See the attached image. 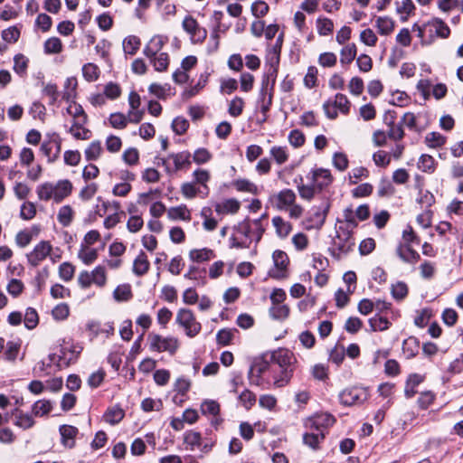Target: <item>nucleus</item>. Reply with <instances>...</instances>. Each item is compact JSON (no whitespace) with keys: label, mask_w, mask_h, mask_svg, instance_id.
Returning <instances> with one entry per match:
<instances>
[{"label":"nucleus","mask_w":463,"mask_h":463,"mask_svg":"<svg viewBox=\"0 0 463 463\" xmlns=\"http://www.w3.org/2000/svg\"><path fill=\"white\" fill-rule=\"evenodd\" d=\"M355 245L352 231L348 228L339 226L336 235L333 239V255L340 259L354 250Z\"/></svg>","instance_id":"f257e3e1"},{"label":"nucleus","mask_w":463,"mask_h":463,"mask_svg":"<svg viewBox=\"0 0 463 463\" xmlns=\"http://www.w3.org/2000/svg\"><path fill=\"white\" fill-rule=\"evenodd\" d=\"M175 322L184 329L185 335L189 337H194L201 331V324L196 320L192 310L181 308L178 310Z\"/></svg>","instance_id":"f03ea898"},{"label":"nucleus","mask_w":463,"mask_h":463,"mask_svg":"<svg viewBox=\"0 0 463 463\" xmlns=\"http://www.w3.org/2000/svg\"><path fill=\"white\" fill-rule=\"evenodd\" d=\"M150 342V349L156 352H168L170 354H175L179 348V341L176 337L167 336L163 337L160 335L151 333L148 335Z\"/></svg>","instance_id":"7ed1b4c3"},{"label":"nucleus","mask_w":463,"mask_h":463,"mask_svg":"<svg viewBox=\"0 0 463 463\" xmlns=\"http://www.w3.org/2000/svg\"><path fill=\"white\" fill-rule=\"evenodd\" d=\"M184 442L190 450L194 451L198 449L203 453L209 452L213 446L212 440L203 439L201 434L194 430L184 432Z\"/></svg>","instance_id":"20e7f679"},{"label":"nucleus","mask_w":463,"mask_h":463,"mask_svg":"<svg viewBox=\"0 0 463 463\" xmlns=\"http://www.w3.org/2000/svg\"><path fill=\"white\" fill-rule=\"evenodd\" d=\"M183 29L190 35L193 43H202L207 37V31L201 27L191 15H186L182 23Z\"/></svg>","instance_id":"39448f33"},{"label":"nucleus","mask_w":463,"mask_h":463,"mask_svg":"<svg viewBox=\"0 0 463 463\" xmlns=\"http://www.w3.org/2000/svg\"><path fill=\"white\" fill-rule=\"evenodd\" d=\"M61 138L57 133L52 134L48 141L41 145V152L47 157L49 163L56 161L61 154Z\"/></svg>","instance_id":"423d86ee"},{"label":"nucleus","mask_w":463,"mask_h":463,"mask_svg":"<svg viewBox=\"0 0 463 463\" xmlns=\"http://www.w3.org/2000/svg\"><path fill=\"white\" fill-rule=\"evenodd\" d=\"M274 268L269 272L273 279H280L287 277V268L288 265V257L286 252L277 250L272 254Z\"/></svg>","instance_id":"0eeeda50"},{"label":"nucleus","mask_w":463,"mask_h":463,"mask_svg":"<svg viewBox=\"0 0 463 463\" xmlns=\"http://www.w3.org/2000/svg\"><path fill=\"white\" fill-rule=\"evenodd\" d=\"M367 399V392L362 388L353 387L344 390L339 394L340 402L345 406L363 403Z\"/></svg>","instance_id":"6e6552de"},{"label":"nucleus","mask_w":463,"mask_h":463,"mask_svg":"<svg viewBox=\"0 0 463 463\" xmlns=\"http://www.w3.org/2000/svg\"><path fill=\"white\" fill-rule=\"evenodd\" d=\"M52 246L47 241H41L36 244L33 250L26 255L28 263L33 267H37L47 256L51 254Z\"/></svg>","instance_id":"1a4fd4ad"},{"label":"nucleus","mask_w":463,"mask_h":463,"mask_svg":"<svg viewBox=\"0 0 463 463\" xmlns=\"http://www.w3.org/2000/svg\"><path fill=\"white\" fill-rule=\"evenodd\" d=\"M335 421L333 415L327 412L317 413L306 421V427L309 430L325 432V430L332 426Z\"/></svg>","instance_id":"9d476101"},{"label":"nucleus","mask_w":463,"mask_h":463,"mask_svg":"<svg viewBox=\"0 0 463 463\" xmlns=\"http://www.w3.org/2000/svg\"><path fill=\"white\" fill-rule=\"evenodd\" d=\"M61 443L66 449H73L76 446V437L79 434L78 428L72 425L63 424L59 427Z\"/></svg>","instance_id":"9b49d317"},{"label":"nucleus","mask_w":463,"mask_h":463,"mask_svg":"<svg viewBox=\"0 0 463 463\" xmlns=\"http://www.w3.org/2000/svg\"><path fill=\"white\" fill-rule=\"evenodd\" d=\"M270 361L277 364L281 369H288L294 368L296 359L288 350L279 349L271 354Z\"/></svg>","instance_id":"f8f14e48"},{"label":"nucleus","mask_w":463,"mask_h":463,"mask_svg":"<svg viewBox=\"0 0 463 463\" xmlns=\"http://www.w3.org/2000/svg\"><path fill=\"white\" fill-rule=\"evenodd\" d=\"M296 194L291 189H284L274 195V203L278 210L286 211L296 202Z\"/></svg>","instance_id":"ddd939ff"},{"label":"nucleus","mask_w":463,"mask_h":463,"mask_svg":"<svg viewBox=\"0 0 463 463\" xmlns=\"http://www.w3.org/2000/svg\"><path fill=\"white\" fill-rule=\"evenodd\" d=\"M312 181L316 187L321 191L333 182V176L328 169L318 168L312 172Z\"/></svg>","instance_id":"4468645a"},{"label":"nucleus","mask_w":463,"mask_h":463,"mask_svg":"<svg viewBox=\"0 0 463 463\" xmlns=\"http://www.w3.org/2000/svg\"><path fill=\"white\" fill-rule=\"evenodd\" d=\"M396 254L404 262L414 264L419 261L420 254L410 244H399Z\"/></svg>","instance_id":"2eb2a0df"},{"label":"nucleus","mask_w":463,"mask_h":463,"mask_svg":"<svg viewBox=\"0 0 463 463\" xmlns=\"http://www.w3.org/2000/svg\"><path fill=\"white\" fill-rule=\"evenodd\" d=\"M415 187L419 190L420 196L417 198L418 203L422 207L429 208L435 203L434 195L429 191H422V181L420 175L416 176Z\"/></svg>","instance_id":"dca6fc26"},{"label":"nucleus","mask_w":463,"mask_h":463,"mask_svg":"<svg viewBox=\"0 0 463 463\" xmlns=\"http://www.w3.org/2000/svg\"><path fill=\"white\" fill-rule=\"evenodd\" d=\"M165 43V40L162 36H160V35L154 36L150 40L148 44L145 47L144 54L149 59L154 58L162 50Z\"/></svg>","instance_id":"f3484780"},{"label":"nucleus","mask_w":463,"mask_h":463,"mask_svg":"<svg viewBox=\"0 0 463 463\" xmlns=\"http://www.w3.org/2000/svg\"><path fill=\"white\" fill-rule=\"evenodd\" d=\"M54 186V201L61 202L65 197L69 196L72 190V184L69 180H61Z\"/></svg>","instance_id":"a211bd4d"},{"label":"nucleus","mask_w":463,"mask_h":463,"mask_svg":"<svg viewBox=\"0 0 463 463\" xmlns=\"http://www.w3.org/2000/svg\"><path fill=\"white\" fill-rule=\"evenodd\" d=\"M241 207V203L234 198L227 199L215 205V212L219 214L236 213Z\"/></svg>","instance_id":"6ab92c4d"},{"label":"nucleus","mask_w":463,"mask_h":463,"mask_svg":"<svg viewBox=\"0 0 463 463\" xmlns=\"http://www.w3.org/2000/svg\"><path fill=\"white\" fill-rule=\"evenodd\" d=\"M150 263L145 252L141 251L133 263V272L138 276H144L149 269Z\"/></svg>","instance_id":"aec40b11"},{"label":"nucleus","mask_w":463,"mask_h":463,"mask_svg":"<svg viewBox=\"0 0 463 463\" xmlns=\"http://www.w3.org/2000/svg\"><path fill=\"white\" fill-rule=\"evenodd\" d=\"M420 350V342L416 337L410 336L402 343V352L407 359L415 357Z\"/></svg>","instance_id":"412c9836"},{"label":"nucleus","mask_w":463,"mask_h":463,"mask_svg":"<svg viewBox=\"0 0 463 463\" xmlns=\"http://www.w3.org/2000/svg\"><path fill=\"white\" fill-rule=\"evenodd\" d=\"M324 439L325 432L319 430H309L303 435V442L313 449H317Z\"/></svg>","instance_id":"4be33fe9"},{"label":"nucleus","mask_w":463,"mask_h":463,"mask_svg":"<svg viewBox=\"0 0 463 463\" xmlns=\"http://www.w3.org/2000/svg\"><path fill=\"white\" fill-rule=\"evenodd\" d=\"M272 224L276 229V233L279 238H286L292 231V225L290 222H286L280 216H275L272 218Z\"/></svg>","instance_id":"5701e85b"},{"label":"nucleus","mask_w":463,"mask_h":463,"mask_svg":"<svg viewBox=\"0 0 463 463\" xmlns=\"http://www.w3.org/2000/svg\"><path fill=\"white\" fill-rule=\"evenodd\" d=\"M191 154L188 151H182L176 154H170L168 159H173L175 169L174 171H179L180 169L191 165Z\"/></svg>","instance_id":"b1692460"},{"label":"nucleus","mask_w":463,"mask_h":463,"mask_svg":"<svg viewBox=\"0 0 463 463\" xmlns=\"http://www.w3.org/2000/svg\"><path fill=\"white\" fill-rule=\"evenodd\" d=\"M14 414L15 415V426L24 430H28L34 425V420L31 414L24 413L18 409H15Z\"/></svg>","instance_id":"393cba45"},{"label":"nucleus","mask_w":463,"mask_h":463,"mask_svg":"<svg viewBox=\"0 0 463 463\" xmlns=\"http://www.w3.org/2000/svg\"><path fill=\"white\" fill-rule=\"evenodd\" d=\"M206 270L197 266H190L188 271L184 274V278L197 281L198 285H204L206 283Z\"/></svg>","instance_id":"a878e982"},{"label":"nucleus","mask_w":463,"mask_h":463,"mask_svg":"<svg viewBox=\"0 0 463 463\" xmlns=\"http://www.w3.org/2000/svg\"><path fill=\"white\" fill-rule=\"evenodd\" d=\"M102 151L101 142L99 140L92 141L84 151L85 159L87 161H96Z\"/></svg>","instance_id":"bb28decb"},{"label":"nucleus","mask_w":463,"mask_h":463,"mask_svg":"<svg viewBox=\"0 0 463 463\" xmlns=\"http://www.w3.org/2000/svg\"><path fill=\"white\" fill-rule=\"evenodd\" d=\"M214 257L213 251L210 249L203 248L200 250H192L189 252V258L194 262H203Z\"/></svg>","instance_id":"cd10ccee"},{"label":"nucleus","mask_w":463,"mask_h":463,"mask_svg":"<svg viewBox=\"0 0 463 463\" xmlns=\"http://www.w3.org/2000/svg\"><path fill=\"white\" fill-rule=\"evenodd\" d=\"M52 410V403L48 400H39L32 407L33 414L36 417H43Z\"/></svg>","instance_id":"c85d7f7f"},{"label":"nucleus","mask_w":463,"mask_h":463,"mask_svg":"<svg viewBox=\"0 0 463 463\" xmlns=\"http://www.w3.org/2000/svg\"><path fill=\"white\" fill-rule=\"evenodd\" d=\"M376 26L380 34L388 35L394 29V21L387 16H380L376 20Z\"/></svg>","instance_id":"c756f323"},{"label":"nucleus","mask_w":463,"mask_h":463,"mask_svg":"<svg viewBox=\"0 0 463 463\" xmlns=\"http://www.w3.org/2000/svg\"><path fill=\"white\" fill-rule=\"evenodd\" d=\"M141 44L140 39L135 35H129L123 41V50L126 54L134 55Z\"/></svg>","instance_id":"7c9ffc66"},{"label":"nucleus","mask_w":463,"mask_h":463,"mask_svg":"<svg viewBox=\"0 0 463 463\" xmlns=\"http://www.w3.org/2000/svg\"><path fill=\"white\" fill-rule=\"evenodd\" d=\"M167 215L168 218L172 220L181 219L190 221L191 219L190 212L185 205L171 207L167 212Z\"/></svg>","instance_id":"2f4dec72"},{"label":"nucleus","mask_w":463,"mask_h":463,"mask_svg":"<svg viewBox=\"0 0 463 463\" xmlns=\"http://www.w3.org/2000/svg\"><path fill=\"white\" fill-rule=\"evenodd\" d=\"M125 416V412L119 407H113L109 409L104 414V420L106 422L115 425L118 424Z\"/></svg>","instance_id":"473e14b6"},{"label":"nucleus","mask_w":463,"mask_h":463,"mask_svg":"<svg viewBox=\"0 0 463 463\" xmlns=\"http://www.w3.org/2000/svg\"><path fill=\"white\" fill-rule=\"evenodd\" d=\"M58 222L63 226H69L73 220V210L70 205H63L57 214Z\"/></svg>","instance_id":"72a5a7b5"},{"label":"nucleus","mask_w":463,"mask_h":463,"mask_svg":"<svg viewBox=\"0 0 463 463\" xmlns=\"http://www.w3.org/2000/svg\"><path fill=\"white\" fill-rule=\"evenodd\" d=\"M232 186L239 192H246L252 194L258 193V187L247 179H237L232 182Z\"/></svg>","instance_id":"f704fd0d"},{"label":"nucleus","mask_w":463,"mask_h":463,"mask_svg":"<svg viewBox=\"0 0 463 463\" xmlns=\"http://www.w3.org/2000/svg\"><path fill=\"white\" fill-rule=\"evenodd\" d=\"M369 325L373 331H384L389 328L390 321L380 315H375L369 319Z\"/></svg>","instance_id":"c9c22d12"},{"label":"nucleus","mask_w":463,"mask_h":463,"mask_svg":"<svg viewBox=\"0 0 463 463\" xmlns=\"http://www.w3.org/2000/svg\"><path fill=\"white\" fill-rule=\"evenodd\" d=\"M114 298L118 301H128L132 298L131 287L128 284L118 286L113 292Z\"/></svg>","instance_id":"e433bc0d"},{"label":"nucleus","mask_w":463,"mask_h":463,"mask_svg":"<svg viewBox=\"0 0 463 463\" xmlns=\"http://www.w3.org/2000/svg\"><path fill=\"white\" fill-rule=\"evenodd\" d=\"M269 316L276 320H284L289 315V307L287 305H273L269 310Z\"/></svg>","instance_id":"4c0bfd02"},{"label":"nucleus","mask_w":463,"mask_h":463,"mask_svg":"<svg viewBox=\"0 0 463 463\" xmlns=\"http://www.w3.org/2000/svg\"><path fill=\"white\" fill-rule=\"evenodd\" d=\"M91 279L93 281V284L96 286L102 288L106 285L107 282V272L106 269L103 266H97L92 271H91Z\"/></svg>","instance_id":"58836bf2"},{"label":"nucleus","mask_w":463,"mask_h":463,"mask_svg":"<svg viewBox=\"0 0 463 463\" xmlns=\"http://www.w3.org/2000/svg\"><path fill=\"white\" fill-rule=\"evenodd\" d=\"M234 232L241 234L246 240L249 241L248 243L251 242V220L245 219L242 222H239L233 228Z\"/></svg>","instance_id":"ea45409f"},{"label":"nucleus","mask_w":463,"mask_h":463,"mask_svg":"<svg viewBox=\"0 0 463 463\" xmlns=\"http://www.w3.org/2000/svg\"><path fill=\"white\" fill-rule=\"evenodd\" d=\"M29 60L24 54L18 53L14 57V71L23 76L26 73Z\"/></svg>","instance_id":"a19ab883"},{"label":"nucleus","mask_w":463,"mask_h":463,"mask_svg":"<svg viewBox=\"0 0 463 463\" xmlns=\"http://www.w3.org/2000/svg\"><path fill=\"white\" fill-rule=\"evenodd\" d=\"M446 142V137L439 132H430L425 137V143L431 148L442 146Z\"/></svg>","instance_id":"79ce46f5"},{"label":"nucleus","mask_w":463,"mask_h":463,"mask_svg":"<svg viewBox=\"0 0 463 463\" xmlns=\"http://www.w3.org/2000/svg\"><path fill=\"white\" fill-rule=\"evenodd\" d=\"M78 257L84 264L90 265L98 259V250L82 247L78 253Z\"/></svg>","instance_id":"37998d69"},{"label":"nucleus","mask_w":463,"mask_h":463,"mask_svg":"<svg viewBox=\"0 0 463 463\" xmlns=\"http://www.w3.org/2000/svg\"><path fill=\"white\" fill-rule=\"evenodd\" d=\"M62 50V43L57 37H51L44 43V52L47 54L60 53Z\"/></svg>","instance_id":"c03bdc74"},{"label":"nucleus","mask_w":463,"mask_h":463,"mask_svg":"<svg viewBox=\"0 0 463 463\" xmlns=\"http://www.w3.org/2000/svg\"><path fill=\"white\" fill-rule=\"evenodd\" d=\"M418 168L426 173L434 172L435 159L430 155H421L418 161Z\"/></svg>","instance_id":"a18cd8bd"},{"label":"nucleus","mask_w":463,"mask_h":463,"mask_svg":"<svg viewBox=\"0 0 463 463\" xmlns=\"http://www.w3.org/2000/svg\"><path fill=\"white\" fill-rule=\"evenodd\" d=\"M155 70L157 71H164L167 69L169 64V56L166 52H160L157 56L150 59Z\"/></svg>","instance_id":"49530a36"},{"label":"nucleus","mask_w":463,"mask_h":463,"mask_svg":"<svg viewBox=\"0 0 463 463\" xmlns=\"http://www.w3.org/2000/svg\"><path fill=\"white\" fill-rule=\"evenodd\" d=\"M37 194L41 200L48 201L50 199L54 200V186L51 183H44L38 186Z\"/></svg>","instance_id":"de8ad7c7"},{"label":"nucleus","mask_w":463,"mask_h":463,"mask_svg":"<svg viewBox=\"0 0 463 463\" xmlns=\"http://www.w3.org/2000/svg\"><path fill=\"white\" fill-rule=\"evenodd\" d=\"M237 329H221L218 331L216 335L217 343L222 345H228L231 344L235 333H237Z\"/></svg>","instance_id":"09e8293b"},{"label":"nucleus","mask_w":463,"mask_h":463,"mask_svg":"<svg viewBox=\"0 0 463 463\" xmlns=\"http://www.w3.org/2000/svg\"><path fill=\"white\" fill-rule=\"evenodd\" d=\"M244 108V100L241 97H235L232 99L229 104L228 112L232 117L237 118L239 117Z\"/></svg>","instance_id":"8fccbe9b"},{"label":"nucleus","mask_w":463,"mask_h":463,"mask_svg":"<svg viewBox=\"0 0 463 463\" xmlns=\"http://www.w3.org/2000/svg\"><path fill=\"white\" fill-rule=\"evenodd\" d=\"M356 56V46L354 43L348 44L341 50V63H351Z\"/></svg>","instance_id":"3c124183"},{"label":"nucleus","mask_w":463,"mask_h":463,"mask_svg":"<svg viewBox=\"0 0 463 463\" xmlns=\"http://www.w3.org/2000/svg\"><path fill=\"white\" fill-rule=\"evenodd\" d=\"M78 82L77 79L74 77L68 78L64 84V92L62 98L67 101L71 100L75 97V91L77 88Z\"/></svg>","instance_id":"603ef678"},{"label":"nucleus","mask_w":463,"mask_h":463,"mask_svg":"<svg viewBox=\"0 0 463 463\" xmlns=\"http://www.w3.org/2000/svg\"><path fill=\"white\" fill-rule=\"evenodd\" d=\"M239 402L246 410H250L256 402V395L250 390L245 389L239 395Z\"/></svg>","instance_id":"864d4df0"},{"label":"nucleus","mask_w":463,"mask_h":463,"mask_svg":"<svg viewBox=\"0 0 463 463\" xmlns=\"http://www.w3.org/2000/svg\"><path fill=\"white\" fill-rule=\"evenodd\" d=\"M430 24L438 36L441 38H448L449 36L450 29L441 19L434 18Z\"/></svg>","instance_id":"5fc2aeb1"},{"label":"nucleus","mask_w":463,"mask_h":463,"mask_svg":"<svg viewBox=\"0 0 463 463\" xmlns=\"http://www.w3.org/2000/svg\"><path fill=\"white\" fill-rule=\"evenodd\" d=\"M82 74L86 80L91 82L99 78V71L97 65L87 63L82 67Z\"/></svg>","instance_id":"6e6d98bb"},{"label":"nucleus","mask_w":463,"mask_h":463,"mask_svg":"<svg viewBox=\"0 0 463 463\" xmlns=\"http://www.w3.org/2000/svg\"><path fill=\"white\" fill-rule=\"evenodd\" d=\"M317 28L320 35H328L333 32L334 24L328 18H318L317 20Z\"/></svg>","instance_id":"4d7b16f0"},{"label":"nucleus","mask_w":463,"mask_h":463,"mask_svg":"<svg viewBox=\"0 0 463 463\" xmlns=\"http://www.w3.org/2000/svg\"><path fill=\"white\" fill-rule=\"evenodd\" d=\"M391 292L393 298L402 300L408 295V286L404 282L398 281L392 286Z\"/></svg>","instance_id":"13d9d810"},{"label":"nucleus","mask_w":463,"mask_h":463,"mask_svg":"<svg viewBox=\"0 0 463 463\" xmlns=\"http://www.w3.org/2000/svg\"><path fill=\"white\" fill-rule=\"evenodd\" d=\"M337 109L343 114H347L350 110V101L347 97L342 93H337L335 99L332 100Z\"/></svg>","instance_id":"bf43d9fd"},{"label":"nucleus","mask_w":463,"mask_h":463,"mask_svg":"<svg viewBox=\"0 0 463 463\" xmlns=\"http://www.w3.org/2000/svg\"><path fill=\"white\" fill-rule=\"evenodd\" d=\"M203 414L216 416L220 412V404L213 400L204 401L201 405Z\"/></svg>","instance_id":"052dcab7"},{"label":"nucleus","mask_w":463,"mask_h":463,"mask_svg":"<svg viewBox=\"0 0 463 463\" xmlns=\"http://www.w3.org/2000/svg\"><path fill=\"white\" fill-rule=\"evenodd\" d=\"M386 134H387L388 137L392 140H394V141L402 140L404 137L405 133H404V130H403L401 121L397 124L388 127V131Z\"/></svg>","instance_id":"680f3d73"},{"label":"nucleus","mask_w":463,"mask_h":463,"mask_svg":"<svg viewBox=\"0 0 463 463\" xmlns=\"http://www.w3.org/2000/svg\"><path fill=\"white\" fill-rule=\"evenodd\" d=\"M345 354V349L343 345H336L329 354V360L335 364L336 365H340L344 359Z\"/></svg>","instance_id":"e2e57ef3"},{"label":"nucleus","mask_w":463,"mask_h":463,"mask_svg":"<svg viewBox=\"0 0 463 463\" xmlns=\"http://www.w3.org/2000/svg\"><path fill=\"white\" fill-rule=\"evenodd\" d=\"M39 322V317L36 310L33 307H28L24 316V325L28 329L36 327Z\"/></svg>","instance_id":"0e129e2a"},{"label":"nucleus","mask_w":463,"mask_h":463,"mask_svg":"<svg viewBox=\"0 0 463 463\" xmlns=\"http://www.w3.org/2000/svg\"><path fill=\"white\" fill-rule=\"evenodd\" d=\"M122 158L127 165H135L139 160L138 150L134 147L128 148L124 151Z\"/></svg>","instance_id":"69168bd1"},{"label":"nucleus","mask_w":463,"mask_h":463,"mask_svg":"<svg viewBox=\"0 0 463 463\" xmlns=\"http://www.w3.org/2000/svg\"><path fill=\"white\" fill-rule=\"evenodd\" d=\"M74 266L69 262H63L59 267V276L64 281H70L74 275Z\"/></svg>","instance_id":"338daca9"},{"label":"nucleus","mask_w":463,"mask_h":463,"mask_svg":"<svg viewBox=\"0 0 463 463\" xmlns=\"http://www.w3.org/2000/svg\"><path fill=\"white\" fill-rule=\"evenodd\" d=\"M270 155L273 156V158L279 165L286 163L288 159V155L287 153L286 147L283 146H273L270 149Z\"/></svg>","instance_id":"774afa93"}]
</instances>
